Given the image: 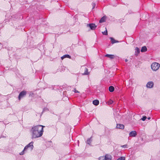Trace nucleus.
Listing matches in <instances>:
<instances>
[{
	"instance_id": "obj_19",
	"label": "nucleus",
	"mask_w": 160,
	"mask_h": 160,
	"mask_svg": "<svg viewBox=\"0 0 160 160\" xmlns=\"http://www.w3.org/2000/svg\"><path fill=\"white\" fill-rule=\"evenodd\" d=\"M91 138V137L90 138H88L87 141V143L88 144H90L91 143L92 141Z\"/></svg>"
},
{
	"instance_id": "obj_20",
	"label": "nucleus",
	"mask_w": 160,
	"mask_h": 160,
	"mask_svg": "<svg viewBox=\"0 0 160 160\" xmlns=\"http://www.w3.org/2000/svg\"><path fill=\"white\" fill-rule=\"evenodd\" d=\"M106 30L104 32H102V33L103 34L107 35H108V32L106 29V28H105Z\"/></svg>"
},
{
	"instance_id": "obj_14",
	"label": "nucleus",
	"mask_w": 160,
	"mask_h": 160,
	"mask_svg": "<svg viewBox=\"0 0 160 160\" xmlns=\"http://www.w3.org/2000/svg\"><path fill=\"white\" fill-rule=\"evenodd\" d=\"M110 38L111 40V43L112 44H113L115 43L119 42L118 41L115 40L113 38L111 37Z\"/></svg>"
},
{
	"instance_id": "obj_10",
	"label": "nucleus",
	"mask_w": 160,
	"mask_h": 160,
	"mask_svg": "<svg viewBox=\"0 0 160 160\" xmlns=\"http://www.w3.org/2000/svg\"><path fill=\"white\" fill-rule=\"evenodd\" d=\"M124 126L122 124H117L116 126V128H117L123 129L124 128Z\"/></svg>"
},
{
	"instance_id": "obj_13",
	"label": "nucleus",
	"mask_w": 160,
	"mask_h": 160,
	"mask_svg": "<svg viewBox=\"0 0 160 160\" xmlns=\"http://www.w3.org/2000/svg\"><path fill=\"white\" fill-rule=\"evenodd\" d=\"M140 52V49L138 47H136L135 49V55L137 56Z\"/></svg>"
},
{
	"instance_id": "obj_22",
	"label": "nucleus",
	"mask_w": 160,
	"mask_h": 160,
	"mask_svg": "<svg viewBox=\"0 0 160 160\" xmlns=\"http://www.w3.org/2000/svg\"><path fill=\"white\" fill-rule=\"evenodd\" d=\"M125 158L124 157H121L119 158L117 160H125Z\"/></svg>"
},
{
	"instance_id": "obj_12",
	"label": "nucleus",
	"mask_w": 160,
	"mask_h": 160,
	"mask_svg": "<svg viewBox=\"0 0 160 160\" xmlns=\"http://www.w3.org/2000/svg\"><path fill=\"white\" fill-rule=\"evenodd\" d=\"M105 57H108L110 58V59H112L115 58L114 55H113L106 54L105 56Z\"/></svg>"
},
{
	"instance_id": "obj_26",
	"label": "nucleus",
	"mask_w": 160,
	"mask_h": 160,
	"mask_svg": "<svg viewBox=\"0 0 160 160\" xmlns=\"http://www.w3.org/2000/svg\"><path fill=\"white\" fill-rule=\"evenodd\" d=\"M73 91L75 93H79V91H77L76 89H74Z\"/></svg>"
},
{
	"instance_id": "obj_9",
	"label": "nucleus",
	"mask_w": 160,
	"mask_h": 160,
	"mask_svg": "<svg viewBox=\"0 0 160 160\" xmlns=\"http://www.w3.org/2000/svg\"><path fill=\"white\" fill-rule=\"evenodd\" d=\"M104 160H111L112 156L111 155L106 154L104 156Z\"/></svg>"
},
{
	"instance_id": "obj_5",
	"label": "nucleus",
	"mask_w": 160,
	"mask_h": 160,
	"mask_svg": "<svg viewBox=\"0 0 160 160\" xmlns=\"http://www.w3.org/2000/svg\"><path fill=\"white\" fill-rule=\"evenodd\" d=\"M82 69H83L84 71V73L82 74V75H88L89 74V72H88V68L84 66H82L81 67Z\"/></svg>"
},
{
	"instance_id": "obj_27",
	"label": "nucleus",
	"mask_w": 160,
	"mask_h": 160,
	"mask_svg": "<svg viewBox=\"0 0 160 160\" xmlns=\"http://www.w3.org/2000/svg\"><path fill=\"white\" fill-rule=\"evenodd\" d=\"M48 109L47 108H44L43 109L42 112H44L45 111L48 110Z\"/></svg>"
},
{
	"instance_id": "obj_11",
	"label": "nucleus",
	"mask_w": 160,
	"mask_h": 160,
	"mask_svg": "<svg viewBox=\"0 0 160 160\" xmlns=\"http://www.w3.org/2000/svg\"><path fill=\"white\" fill-rule=\"evenodd\" d=\"M107 17L106 16H103L102 17L99 21V23H102L106 21Z\"/></svg>"
},
{
	"instance_id": "obj_16",
	"label": "nucleus",
	"mask_w": 160,
	"mask_h": 160,
	"mask_svg": "<svg viewBox=\"0 0 160 160\" xmlns=\"http://www.w3.org/2000/svg\"><path fill=\"white\" fill-rule=\"evenodd\" d=\"M147 50V48L146 46L142 47L141 50V51L142 52H145Z\"/></svg>"
},
{
	"instance_id": "obj_8",
	"label": "nucleus",
	"mask_w": 160,
	"mask_h": 160,
	"mask_svg": "<svg viewBox=\"0 0 160 160\" xmlns=\"http://www.w3.org/2000/svg\"><path fill=\"white\" fill-rule=\"evenodd\" d=\"M137 133L135 131H133L129 133V136L132 137H135L137 135Z\"/></svg>"
},
{
	"instance_id": "obj_6",
	"label": "nucleus",
	"mask_w": 160,
	"mask_h": 160,
	"mask_svg": "<svg viewBox=\"0 0 160 160\" xmlns=\"http://www.w3.org/2000/svg\"><path fill=\"white\" fill-rule=\"evenodd\" d=\"M87 26H89L90 29L92 30H94L95 29L97 26L95 25V24L94 23H91L89 24H88Z\"/></svg>"
},
{
	"instance_id": "obj_23",
	"label": "nucleus",
	"mask_w": 160,
	"mask_h": 160,
	"mask_svg": "<svg viewBox=\"0 0 160 160\" xmlns=\"http://www.w3.org/2000/svg\"><path fill=\"white\" fill-rule=\"evenodd\" d=\"M113 101L112 100H110L108 102V104H111L113 103Z\"/></svg>"
},
{
	"instance_id": "obj_3",
	"label": "nucleus",
	"mask_w": 160,
	"mask_h": 160,
	"mask_svg": "<svg viewBox=\"0 0 160 160\" xmlns=\"http://www.w3.org/2000/svg\"><path fill=\"white\" fill-rule=\"evenodd\" d=\"M160 66L158 63L154 62L151 64V68L153 71H156L159 68Z\"/></svg>"
},
{
	"instance_id": "obj_25",
	"label": "nucleus",
	"mask_w": 160,
	"mask_h": 160,
	"mask_svg": "<svg viewBox=\"0 0 160 160\" xmlns=\"http://www.w3.org/2000/svg\"><path fill=\"white\" fill-rule=\"evenodd\" d=\"M147 118V117L146 116H144L141 119V120H142L144 121Z\"/></svg>"
},
{
	"instance_id": "obj_1",
	"label": "nucleus",
	"mask_w": 160,
	"mask_h": 160,
	"mask_svg": "<svg viewBox=\"0 0 160 160\" xmlns=\"http://www.w3.org/2000/svg\"><path fill=\"white\" fill-rule=\"evenodd\" d=\"M45 126L41 125H37L33 126L30 130L31 138L36 139L41 137L43 132V128Z\"/></svg>"
},
{
	"instance_id": "obj_29",
	"label": "nucleus",
	"mask_w": 160,
	"mask_h": 160,
	"mask_svg": "<svg viewBox=\"0 0 160 160\" xmlns=\"http://www.w3.org/2000/svg\"><path fill=\"white\" fill-rule=\"evenodd\" d=\"M150 118H150V117H148V120H149L150 119Z\"/></svg>"
},
{
	"instance_id": "obj_17",
	"label": "nucleus",
	"mask_w": 160,
	"mask_h": 160,
	"mask_svg": "<svg viewBox=\"0 0 160 160\" xmlns=\"http://www.w3.org/2000/svg\"><path fill=\"white\" fill-rule=\"evenodd\" d=\"M99 103V102L98 100H95L93 101V104L95 105H98Z\"/></svg>"
},
{
	"instance_id": "obj_18",
	"label": "nucleus",
	"mask_w": 160,
	"mask_h": 160,
	"mask_svg": "<svg viewBox=\"0 0 160 160\" xmlns=\"http://www.w3.org/2000/svg\"><path fill=\"white\" fill-rule=\"evenodd\" d=\"M114 90V87L112 86H110L109 88V90L111 92H113Z\"/></svg>"
},
{
	"instance_id": "obj_2",
	"label": "nucleus",
	"mask_w": 160,
	"mask_h": 160,
	"mask_svg": "<svg viewBox=\"0 0 160 160\" xmlns=\"http://www.w3.org/2000/svg\"><path fill=\"white\" fill-rule=\"evenodd\" d=\"M33 142L32 141L29 143L28 145H26L24 148L23 151L20 153L19 154L20 155H23L24 153V152L26 151L28 148H30L31 150H32L33 148Z\"/></svg>"
},
{
	"instance_id": "obj_15",
	"label": "nucleus",
	"mask_w": 160,
	"mask_h": 160,
	"mask_svg": "<svg viewBox=\"0 0 160 160\" xmlns=\"http://www.w3.org/2000/svg\"><path fill=\"white\" fill-rule=\"evenodd\" d=\"M71 58V56L69 55L66 54V55H64L63 56H62L61 57V58L62 60H63L64 58Z\"/></svg>"
},
{
	"instance_id": "obj_28",
	"label": "nucleus",
	"mask_w": 160,
	"mask_h": 160,
	"mask_svg": "<svg viewBox=\"0 0 160 160\" xmlns=\"http://www.w3.org/2000/svg\"><path fill=\"white\" fill-rule=\"evenodd\" d=\"M128 61V60L127 59H125V62H127Z\"/></svg>"
},
{
	"instance_id": "obj_21",
	"label": "nucleus",
	"mask_w": 160,
	"mask_h": 160,
	"mask_svg": "<svg viewBox=\"0 0 160 160\" xmlns=\"http://www.w3.org/2000/svg\"><path fill=\"white\" fill-rule=\"evenodd\" d=\"M121 147L124 148H128V146L127 144H125L124 145H121Z\"/></svg>"
},
{
	"instance_id": "obj_24",
	"label": "nucleus",
	"mask_w": 160,
	"mask_h": 160,
	"mask_svg": "<svg viewBox=\"0 0 160 160\" xmlns=\"http://www.w3.org/2000/svg\"><path fill=\"white\" fill-rule=\"evenodd\" d=\"M104 156H102L100 157H99L98 158V159L99 160H104Z\"/></svg>"
},
{
	"instance_id": "obj_4",
	"label": "nucleus",
	"mask_w": 160,
	"mask_h": 160,
	"mask_svg": "<svg viewBox=\"0 0 160 160\" xmlns=\"http://www.w3.org/2000/svg\"><path fill=\"white\" fill-rule=\"evenodd\" d=\"M27 92L24 91H22L19 94L18 98L19 100H20L21 98L23 97L26 95Z\"/></svg>"
},
{
	"instance_id": "obj_7",
	"label": "nucleus",
	"mask_w": 160,
	"mask_h": 160,
	"mask_svg": "<svg viewBox=\"0 0 160 160\" xmlns=\"http://www.w3.org/2000/svg\"><path fill=\"white\" fill-rule=\"evenodd\" d=\"M153 82L152 81H150L147 83L146 85V87L148 88H152L153 87Z\"/></svg>"
}]
</instances>
